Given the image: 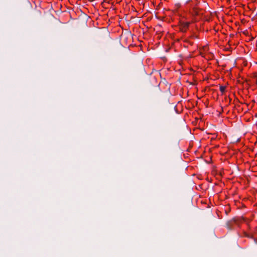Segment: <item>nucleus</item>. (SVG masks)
I'll return each mask as SVG.
<instances>
[{"label": "nucleus", "mask_w": 257, "mask_h": 257, "mask_svg": "<svg viewBox=\"0 0 257 257\" xmlns=\"http://www.w3.org/2000/svg\"><path fill=\"white\" fill-rule=\"evenodd\" d=\"M219 89L222 93H223L225 91V87L223 86H220L219 87Z\"/></svg>", "instance_id": "1"}, {"label": "nucleus", "mask_w": 257, "mask_h": 257, "mask_svg": "<svg viewBox=\"0 0 257 257\" xmlns=\"http://www.w3.org/2000/svg\"><path fill=\"white\" fill-rule=\"evenodd\" d=\"M189 23H186V24H185V27H188V26H189Z\"/></svg>", "instance_id": "2"}]
</instances>
